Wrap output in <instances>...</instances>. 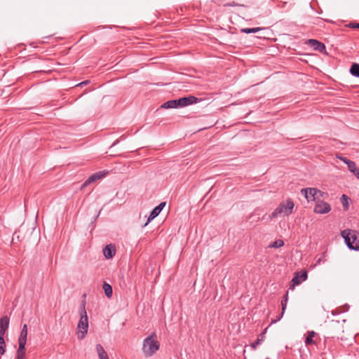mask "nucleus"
Returning <instances> with one entry per match:
<instances>
[{"mask_svg":"<svg viewBox=\"0 0 359 359\" xmlns=\"http://www.w3.org/2000/svg\"><path fill=\"white\" fill-rule=\"evenodd\" d=\"M348 200L349 198L345 194H343L341 197V202L344 210H346L348 209Z\"/></svg>","mask_w":359,"mask_h":359,"instance_id":"24","label":"nucleus"},{"mask_svg":"<svg viewBox=\"0 0 359 359\" xmlns=\"http://www.w3.org/2000/svg\"><path fill=\"white\" fill-rule=\"evenodd\" d=\"M342 332V327L339 322H332L327 325V338H339V334Z\"/></svg>","mask_w":359,"mask_h":359,"instance_id":"7","label":"nucleus"},{"mask_svg":"<svg viewBox=\"0 0 359 359\" xmlns=\"http://www.w3.org/2000/svg\"><path fill=\"white\" fill-rule=\"evenodd\" d=\"M349 26L351 28L359 29V23H351Z\"/></svg>","mask_w":359,"mask_h":359,"instance_id":"31","label":"nucleus"},{"mask_svg":"<svg viewBox=\"0 0 359 359\" xmlns=\"http://www.w3.org/2000/svg\"><path fill=\"white\" fill-rule=\"evenodd\" d=\"M331 210L330 205L323 201H320L316 203L313 212L317 214H326Z\"/></svg>","mask_w":359,"mask_h":359,"instance_id":"8","label":"nucleus"},{"mask_svg":"<svg viewBox=\"0 0 359 359\" xmlns=\"http://www.w3.org/2000/svg\"><path fill=\"white\" fill-rule=\"evenodd\" d=\"M283 299H285L286 301H288V292H286V294L284 295Z\"/></svg>","mask_w":359,"mask_h":359,"instance_id":"34","label":"nucleus"},{"mask_svg":"<svg viewBox=\"0 0 359 359\" xmlns=\"http://www.w3.org/2000/svg\"><path fill=\"white\" fill-rule=\"evenodd\" d=\"M294 203L291 198L281 202L279 205L271 213V217L275 218L278 216H288L292 213Z\"/></svg>","mask_w":359,"mask_h":359,"instance_id":"5","label":"nucleus"},{"mask_svg":"<svg viewBox=\"0 0 359 359\" xmlns=\"http://www.w3.org/2000/svg\"><path fill=\"white\" fill-rule=\"evenodd\" d=\"M266 330H267V328H266V329L264 330V331H263V332L262 333V338H263V335L266 333Z\"/></svg>","mask_w":359,"mask_h":359,"instance_id":"36","label":"nucleus"},{"mask_svg":"<svg viewBox=\"0 0 359 359\" xmlns=\"http://www.w3.org/2000/svg\"><path fill=\"white\" fill-rule=\"evenodd\" d=\"M306 43L312 47L313 50L321 53L325 51L326 49L325 44L316 39H309Z\"/></svg>","mask_w":359,"mask_h":359,"instance_id":"12","label":"nucleus"},{"mask_svg":"<svg viewBox=\"0 0 359 359\" xmlns=\"http://www.w3.org/2000/svg\"><path fill=\"white\" fill-rule=\"evenodd\" d=\"M80 319L77 324V337L79 339H83L88 332V318L86 310V302H81L79 311Z\"/></svg>","mask_w":359,"mask_h":359,"instance_id":"2","label":"nucleus"},{"mask_svg":"<svg viewBox=\"0 0 359 359\" xmlns=\"http://www.w3.org/2000/svg\"><path fill=\"white\" fill-rule=\"evenodd\" d=\"M281 306H282V311H281V313L280 315L279 316V317L278 318V319L276 320H272L271 324H273V323H276V322H278V320H280L283 315H284V313H285V311L286 309V307H287V304H281Z\"/></svg>","mask_w":359,"mask_h":359,"instance_id":"26","label":"nucleus"},{"mask_svg":"<svg viewBox=\"0 0 359 359\" xmlns=\"http://www.w3.org/2000/svg\"><path fill=\"white\" fill-rule=\"evenodd\" d=\"M283 245H284L283 241L281 239H278V240L275 241L274 242L271 243L269 247L271 248H280Z\"/></svg>","mask_w":359,"mask_h":359,"instance_id":"22","label":"nucleus"},{"mask_svg":"<svg viewBox=\"0 0 359 359\" xmlns=\"http://www.w3.org/2000/svg\"><path fill=\"white\" fill-rule=\"evenodd\" d=\"M6 352V343L4 335L0 334V354L4 355Z\"/></svg>","mask_w":359,"mask_h":359,"instance_id":"25","label":"nucleus"},{"mask_svg":"<svg viewBox=\"0 0 359 359\" xmlns=\"http://www.w3.org/2000/svg\"><path fill=\"white\" fill-rule=\"evenodd\" d=\"M287 301H286L285 299H283L282 302H281V304H287Z\"/></svg>","mask_w":359,"mask_h":359,"instance_id":"35","label":"nucleus"},{"mask_svg":"<svg viewBox=\"0 0 359 359\" xmlns=\"http://www.w3.org/2000/svg\"><path fill=\"white\" fill-rule=\"evenodd\" d=\"M96 351L100 359H109L103 346L98 344L96 345Z\"/></svg>","mask_w":359,"mask_h":359,"instance_id":"17","label":"nucleus"},{"mask_svg":"<svg viewBox=\"0 0 359 359\" xmlns=\"http://www.w3.org/2000/svg\"><path fill=\"white\" fill-rule=\"evenodd\" d=\"M262 29H263V28H262V27L242 28L241 29V32L243 33H245V34H251V33H257Z\"/></svg>","mask_w":359,"mask_h":359,"instance_id":"21","label":"nucleus"},{"mask_svg":"<svg viewBox=\"0 0 359 359\" xmlns=\"http://www.w3.org/2000/svg\"><path fill=\"white\" fill-rule=\"evenodd\" d=\"M301 193L304 196L308 202L315 201L323 198L325 193L316 188H304Z\"/></svg>","mask_w":359,"mask_h":359,"instance_id":"6","label":"nucleus"},{"mask_svg":"<svg viewBox=\"0 0 359 359\" xmlns=\"http://www.w3.org/2000/svg\"><path fill=\"white\" fill-rule=\"evenodd\" d=\"M279 4L278 6L285 7L288 3H290V0H278Z\"/></svg>","mask_w":359,"mask_h":359,"instance_id":"28","label":"nucleus"},{"mask_svg":"<svg viewBox=\"0 0 359 359\" xmlns=\"http://www.w3.org/2000/svg\"><path fill=\"white\" fill-rule=\"evenodd\" d=\"M198 98L195 96H188V97H181L177 100H169L168 102H164L161 107L164 109H174L177 107H183L186 106H189L192 104L197 103Z\"/></svg>","mask_w":359,"mask_h":359,"instance_id":"4","label":"nucleus"},{"mask_svg":"<svg viewBox=\"0 0 359 359\" xmlns=\"http://www.w3.org/2000/svg\"><path fill=\"white\" fill-rule=\"evenodd\" d=\"M350 73L353 76L359 78V64H353L350 68Z\"/></svg>","mask_w":359,"mask_h":359,"instance_id":"20","label":"nucleus"},{"mask_svg":"<svg viewBox=\"0 0 359 359\" xmlns=\"http://www.w3.org/2000/svg\"><path fill=\"white\" fill-rule=\"evenodd\" d=\"M102 287H103L104 292L105 293V295L108 298H110L112 296V293H113L111 286L107 283H104Z\"/></svg>","mask_w":359,"mask_h":359,"instance_id":"19","label":"nucleus"},{"mask_svg":"<svg viewBox=\"0 0 359 359\" xmlns=\"http://www.w3.org/2000/svg\"><path fill=\"white\" fill-rule=\"evenodd\" d=\"M345 243L350 250H359V232L353 229H345L341 233Z\"/></svg>","mask_w":359,"mask_h":359,"instance_id":"3","label":"nucleus"},{"mask_svg":"<svg viewBox=\"0 0 359 359\" xmlns=\"http://www.w3.org/2000/svg\"><path fill=\"white\" fill-rule=\"evenodd\" d=\"M263 341V338H258L255 341H254L253 343L251 344V348L252 349H255L257 348V346L260 344V343Z\"/></svg>","mask_w":359,"mask_h":359,"instance_id":"27","label":"nucleus"},{"mask_svg":"<svg viewBox=\"0 0 359 359\" xmlns=\"http://www.w3.org/2000/svg\"><path fill=\"white\" fill-rule=\"evenodd\" d=\"M116 253L115 246L112 244L106 245L103 249V254L106 259H111Z\"/></svg>","mask_w":359,"mask_h":359,"instance_id":"13","label":"nucleus"},{"mask_svg":"<svg viewBox=\"0 0 359 359\" xmlns=\"http://www.w3.org/2000/svg\"><path fill=\"white\" fill-rule=\"evenodd\" d=\"M307 278V273L306 271L302 272L299 273H296L295 276L292 279L291 285L290 286V290H294L295 285H299L302 282L306 280Z\"/></svg>","mask_w":359,"mask_h":359,"instance_id":"10","label":"nucleus"},{"mask_svg":"<svg viewBox=\"0 0 359 359\" xmlns=\"http://www.w3.org/2000/svg\"><path fill=\"white\" fill-rule=\"evenodd\" d=\"M27 324H25L22 327V329L21 330L19 339H18V344H26L27 343Z\"/></svg>","mask_w":359,"mask_h":359,"instance_id":"16","label":"nucleus"},{"mask_svg":"<svg viewBox=\"0 0 359 359\" xmlns=\"http://www.w3.org/2000/svg\"><path fill=\"white\" fill-rule=\"evenodd\" d=\"M325 259H323V257H320L318 258L317 260H316V266L317 265H319L321 263H325Z\"/></svg>","mask_w":359,"mask_h":359,"instance_id":"29","label":"nucleus"},{"mask_svg":"<svg viewBox=\"0 0 359 359\" xmlns=\"http://www.w3.org/2000/svg\"><path fill=\"white\" fill-rule=\"evenodd\" d=\"M18 348L16 352V359H26V344H18Z\"/></svg>","mask_w":359,"mask_h":359,"instance_id":"15","label":"nucleus"},{"mask_svg":"<svg viewBox=\"0 0 359 359\" xmlns=\"http://www.w3.org/2000/svg\"><path fill=\"white\" fill-rule=\"evenodd\" d=\"M88 82H89L88 81H85L80 83L78 86L86 85L88 83Z\"/></svg>","mask_w":359,"mask_h":359,"instance_id":"32","label":"nucleus"},{"mask_svg":"<svg viewBox=\"0 0 359 359\" xmlns=\"http://www.w3.org/2000/svg\"><path fill=\"white\" fill-rule=\"evenodd\" d=\"M107 173H108V172L105 171V170H102V171H99L95 173H93L84 182V183L82 185V187H86V186L96 182L97 180L104 177Z\"/></svg>","mask_w":359,"mask_h":359,"instance_id":"9","label":"nucleus"},{"mask_svg":"<svg viewBox=\"0 0 359 359\" xmlns=\"http://www.w3.org/2000/svg\"><path fill=\"white\" fill-rule=\"evenodd\" d=\"M347 166L350 172L355 174L356 170H358V168L356 167V164L354 161H351L347 162Z\"/></svg>","mask_w":359,"mask_h":359,"instance_id":"23","label":"nucleus"},{"mask_svg":"<svg viewBox=\"0 0 359 359\" xmlns=\"http://www.w3.org/2000/svg\"><path fill=\"white\" fill-rule=\"evenodd\" d=\"M166 203L165 202H161L158 205L155 207L152 211L151 212L148 219L147 222L144 224V226H147L151 220H153L154 218H156L161 212V210L163 209V208L165 206Z\"/></svg>","mask_w":359,"mask_h":359,"instance_id":"11","label":"nucleus"},{"mask_svg":"<svg viewBox=\"0 0 359 359\" xmlns=\"http://www.w3.org/2000/svg\"><path fill=\"white\" fill-rule=\"evenodd\" d=\"M160 348V343L156 333H152L143 341L142 353L147 358L154 355Z\"/></svg>","mask_w":359,"mask_h":359,"instance_id":"1","label":"nucleus"},{"mask_svg":"<svg viewBox=\"0 0 359 359\" xmlns=\"http://www.w3.org/2000/svg\"><path fill=\"white\" fill-rule=\"evenodd\" d=\"M316 335V333L314 331H309L307 332V336L305 339V344L306 346H309L310 344H316V341L313 339Z\"/></svg>","mask_w":359,"mask_h":359,"instance_id":"18","label":"nucleus"},{"mask_svg":"<svg viewBox=\"0 0 359 359\" xmlns=\"http://www.w3.org/2000/svg\"><path fill=\"white\" fill-rule=\"evenodd\" d=\"M337 158L339 159H340L341 161H343L344 163H346L347 165V162L348 161H351V160L345 158V157H342V156H337Z\"/></svg>","mask_w":359,"mask_h":359,"instance_id":"30","label":"nucleus"},{"mask_svg":"<svg viewBox=\"0 0 359 359\" xmlns=\"http://www.w3.org/2000/svg\"><path fill=\"white\" fill-rule=\"evenodd\" d=\"M354 175L359 180V168L358 169V170H356Z\"/></svg>","mask_w":359,"mask_h":359,"instance_id":"33","label":"nucleus"},{"mask_svg":"<svg viewBox=\"0 0 359 359\" xmlns=\"http://www.w3.org/2000/svg\"><path fill=\"white\" fill-rule=\"evenodd\" d=\"M9 325V318L7 316H4L0 318V334L4 335Z\"/></svg>","mask_w":359,"mask_h":359,"instance_id":"14","label":"nucleus"}]
</instances>
